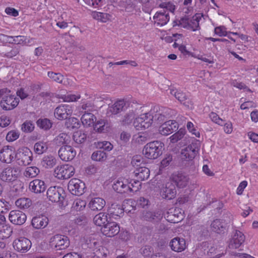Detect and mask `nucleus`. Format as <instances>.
Instances as JSON below:
<instances>
[{
  "mask_svg": "<svg viewBox=\"0 0 258 258\" xmlns=\"http://www.w3.org/2000/svg\"><path fill=\"white\" fill-rule=\"evenodd\" d=\"M160 107L155 106L151 109L150 112L141 114L134 120L133 122L134 127L139 131L148 128L152 125L153 119L159 120L164 117L161 113H158Z\"/></svg>",
  "mask_w": 258,
  "mask_h": 258,
  "instance_id": "f257e3e1",
  "label": "nucleus"
},
{
  "mask_svg": "<svg viewBox=\"0 0 258 258\" xmlns=\"http://www.w3.org/2000/svg\"><path fill=\"white\" fill-rule=\"evenodd\" d=\"M164 144L159 141H154L147 143L143 149L145 157L149 159H155L162 154Z\"/></svg>",
  "mask_w": 258,
  "mask_h": 258,
  "instance_id": "f03ea898",
  "label": "nucleus"
},
{
  "mask_svg": "<svg viewBox=\"0 0 258 258\" xmlns=\"http://www.w3.org/2000/svg\"><path fill=\"white\" fill-rule=\"evenodd\" d=\"M135 201L132 199H128L123 202V204L120 205L113 203L108 210V214L110 217L117 219L123 215L124 212H131V209L127 208V205H130L134 208Z\"/></svg>",
  "mask_w": 258,
  "mask_h": 258,
  "instance_id": "7ed1b4c3",
  "label": "nucleus"
},
{
  "mask_svg": "<svg viewBox=\"0 0 258 258\" xmlns=\"http://www.w3.org/2000/svg\"><path fill=\"white\" fill-rule=\"evenodd\" d=\"M11 91L7 88L0 89V96L2 99L0 102L1 107L5 110H11L16 108L19 103V99L15 95H9L4 96L5 94L9 93Z\"/></svg>",
  "mask_w": 258,
  "mask_h": 258,
  "instance_id": "20e7f679",
  "label": "nucleus"
},
{
  "mask_svg": "<svg viewBox=\"0 0 258 258\" xmlns=\"http://www.w3.org/2000/svg\"><path fill=\"white\" fill-rule=\"evenodd\" d=\"M15 159L16 163L20 166L28 165L32 161V152L27 147H20L15 152Z\"/></svg>",
  "mask_w": 258,
  "mask_h": 258,
  "instance_id": "39448f33",
  "label": "nucleus"
},
{
  "mask_svg": "<svg viewBox=\"0 0 258 258\" xmlns=\"http://www.w3.org/2000/svg\"><path fill=\"white\" fill-rule=\"evenodd\" d=\"M87 247L92 249L94 253L98 257H106L107 255L108 250L101 244L100 239H97L94 236H90L86 240Z\"/></svg>",
  "mask_w": 258,
  "mask_h": 258,
  "instance_id": "423d86ee",
  "label": "nucleus"
},
{
  "mask_svg": "<svg viewBox=\"0 0 258 258\" xmlns=\"http://www.w3.org/2000/svg\"><path fill=\"white\" fill-rule=\"evenodd\" d=\"M75 172L74 167L68 164L57 166L54 170L55 177L60 180L68 179L72 177Z\"/></svg>",
  "mask_w": 258,
  "mask_h": 258,
  "instance_id": "0eeeda50",
  "label": "nucleus"
},
{
  "mask_svg": "<svg viewBox=\"0 0 258 258\" xmlns=\"http://www.w3.org/2000/svg\"><path fill=\"white\" fill-rule=\"evenodd\" d=\"M199 151V146L196 142H192L181 151V159L183 161L191 162Z\"/></svg>",
  "mask_w": 258,
  "mask_h": 258,
  "instance_id": "6e6552de",
  "label": "nucleus"
},
{
  "mask_svg": "<svg viewBox=\"0 0 258 258\" xmlns=\"http://www.w3.org/2000/svg\"><path fill=\"white\" fill-rule=\"evenodd\" d=\"M20 173L19 168L7 166L0 172V179L6 182H11L17 180Z\"/></svg>",
  "mask_w": 258,
  "mask_h": 258,
  "instance_id": "1a4fd4ad",
  "label": "nucleus"
},
{
  "mask_svg": "<svg viewBox=\"0 0 258 258\" xmlns=\"http://www.w3.org/2000/svg\"><path fill=\"white\" fill-rule=\"evenodd\" d=\"M202 16L200 14H196L191 18H183L180 21L181 26L187 30L196 31L200 29L199 22Z\"/></svg>",
  "mask_w": 258,
  "mask_h": 258,
  "instance_id": "9d476101",
  "label": "nucleus"
},
{
  "mask_svg": "<svg viewBox=\"0 0 258 258\" xmlns=\"http://www.w3.org/2000/svg\"><path fill=\"white\" fill-rule=\"evenodd\" d=\"M15 149L12 146H5L0 150V161L3 163L11 164L15 160Z\"/></svg>",
  "mask_w": 258,
  "mask_h": 258,
  "instance_id": "9b49d317",
  "label": "nucleus"
},
{
  "mask_svg": "<svg viewBox=\"0 0 258 258\" xmlns=\"http://www.w3.org/2000/svg\"><path fill=\"white\" fill-rule=\"evenodd\" d=\"M50 244L56 250L64 249L70 245L69 238L64 235L56 234L52 236L50 239Z\"/></svg>",
  "mask_w": 258,
  "mask_h": 258,
  "instance_id": "f8f14e48",
  "label": "nucleus"
},
{
  "mask_svg": "<svg viewBox=\"0 0 258 258\" xmlns=\"http://www.w3.org/2000/svg\"><path fill=\"white\" fill-rule=\"evenodd\" d=\"M68 187L71 194L76 196L82 195L84 192L86 187L84 182L76 178H72L70 180Z\"/></svg>",
  "mask_w": 258,
  "mask_h": 258,
  "instance_id": "ddd939ff",
  "label": "nucleus"
},
{
  "mask_svg": "<svg viewBox=\"0 0 258 258\" xmlns=\"http://www.w3.org/2000/svg\"><path fill=\"white\" fill-rule=\"evenodd\" d=\"M31 245V241L24 237L16 238L13 242L14 249L21 253H25L28 251L30 249Z\"/></svg>",
  "mask_w": 258,
  "mask_h": 258,
  "instance_id": "4468645a",
  "label": "nucleus"
},
{
  "mask_svg": "<svg viewBox=\"0 0 258 258\" xmlns=\"http://www.w3.org/2000/svg\"><path fill=\"white\" fill-rule=\"evenodd\" d=\"M245 236L242 232L235 230L229 240L228 247L231 249L239 248L245 242Z\"/></svg>",
  "mask_w": 258,
  "mask_h": 258,
  "instance_id": "2eb2a0df",
  "label": "nucleus"
},
{
  "mask_svg": "<svg viewBox=\"0 0 258 258\" xmlns=\"http://www.w3.org/2000/svg\"><path fill=\"white\" fill-rule=\"evenodd\" d=\"M73 112V106L63 104L57 106L54 110V116L58 120H62L71 116Z\"/></svg>",
  "mask_w": 258,
  "mask_h": 258,
  "instance_id": "dca6fc26",
  "label": "nucleus"
},
{
  "mask_svg": "<svg viewBox=\"0 0 258 258\" xmlns=\"http://www.w3.org/2000/svg\"><path fill=\"white\" fill-rule=\"evenodd\" d=\"M165 217L170 223H177L183 219V211L179 208H170L165 214Z\"/></svg>",
  "mask_w": 258,
  "mask_h": 258,
  "instance_id": "f3484780",
  "label": "nucleus"
},
{
  "mask_svg": "<svg viewBox=\"0 0 258 258\" xmlns=\"http://www.w3.org/2000/svg\"><path fill=\"white\" fill-rule=\"evenodd\" d=\"M47 198L51 202L56 203L59 201L62 202L64 197L63 189L60 186H51L47 191Z\"/></svg>",
  "mask_w": 258,
  "mask_h": 258,
  "instance_id": "a211bd4d",
  "label": "nucleus"
},
{
  "mask_svg": "<svg viewBox=\"0 0 258 258\" xmlns=\"http://www.w3.org/2000/svg\"><path fill=\"white\" fill-rule=\"evenodd\" d=\"M101 231L105 236L113 237L119 233L120 226L115 222H108L101 228Z\"/></svg>",
  "mask_w": 258,
  "mask_h": 258,
  "instance_id": "6ab92c4d",
  "label": "nucleus"
},
{
  "mask_svg": "<svg viewBox=\"0 0 258 258\" xmlns=\"http://www.w3.org/2000/svg\"><path fill=\"white\" fill-rule=\"evenodd\" d=\"M76 154V150L69 145L62 146L58 151L60 158L64 161H72L75 157Z\"/></svg>",
  "mask_w": 258,
  "mask_h": 258,
  "instance_id": "aec40b11",
  "label": "nucleus"
},
{
  "mask_svg": "<svg viewBox=\"0 0 258 258\" xmlns=\"http://www.w3.org/2000/svg\"><path fill=\"white\" fill-rule=\"evenodd\" d=\"M171 95L174 96L181 103L183 104L188 109H193L194 108V103L190 99H187V97L185 93L180 90L176 89H172L170 90Z\"/></svg>",
  "mask_w": 258,
  "mask_h": 258,
  "instance_id": "412c9836",
  "label": "nucleus"
},
{
  "mask_svg": "<svg viewBox=\"0 0 258 258\" xmlns=\"http://www.w3.org/2000/svg\"><path fill=\"white\" fill-rule=\"evenodd\" d=\"M160 195L164 199L168 200L173 199L176 195L175 185L170 182H167L161 188Z\"/></svg>",
  "mask_w": 258,
  "mask_h": 258,
  "instance_id": "4be33fe9",
  "label": "nucleus"
},
{
  "mask_svg": "<svg viewBox=\"0 0 258 258\" xmlns=\"http://www.w3.org/2000/svg\"><path fill=\"white\" fill-rule=\"evenodd\" d=\"M178 123L174 120H170L163 123L159 128V133L163 136H167L177 131Z\"/></svg>",
  "mask_w": 258,
  "mask_h": 258,
  "instance_id": "5701e85b",
  "label": "nucleus"
},
{
  "mask_svg": "<svg viewBox=\"0 0 258 258\" xmlns=\"http://www.w3.org/2000/svg\"><path fill=\"white\" fill-rule=\"evenodd\" d=\"M10 222L15 225H21L23 224L27 219L26 214L19 210L11 211L9 215Z\"/></svg>",
  "mask_w": 258,
  "mask_h": 258,
  "instance_id": "b1692460",
  "label": "nucleus"
},
{
  "mask_svg": "<svg viewBox=\"0 0 258 258\" xmlns=\"http://www.w3.org/2000/svg\"><path fill=\"white\" fill-rule=\"evenodd\" d=\"M129 179L124 177L118 178L112 185L113 189L118 193L127 194L128 190Z\"/></svg>",
  "mask_w": 258,
  "mask_h": 258,
  "instance_id": "393cba45",
  "label": "nucleus"
},
{
  "mask_svg": "<svg viewBox=\"0 0 258 258\" xmlns=\"http://www.w3.org/2000/svg\"><path fill=\"white\" fill-rule=\"evenodd\" d=\"M153 19L155 25L161 27L166 25L169 21V14L163 10V12H157L154 16Z\"/></svg>",
  "mask_w": 258,
  "mask_h": 258,
  "instance_id": "a878e982",
  "label": "nucleus"
},
{
  "mask_svg": "<svg viewBox=\"0 0 258 258\" xmlns=\"http://www.w3.org/2000/svg\"><path fill=\"white\" fill-rule=\"evenodd\" d=\"M171 179L179 188L186 186L188 181V178L186 176L178 172L173 173L171 175Z\"/></svg>",
  "mask_w": 258,
  "mask_h": 258,
  "instance_id": "bb28decb",
  "label": "nucleus"
},
{
  "mask_svg": "<svg viewBox=\"0 0 258 258\" xmlns=\"http://www.w3.org/2000/svg\"><path fill=\"white\" fill-rule=\"evenodd\" d=\"M29 188L32 192L40 194L45 190L46 186L43 180L35 179L29 183Z\"/></svg>",
  "mask_w": 258,
  "mask_h": 258,
  "instance_id": "cd10ccee",
  "label": "nucleus"
},
{
  "mask_svg": "<svg viewBox=\"0 0 258 258\" xmlns=\"http://www.w3.org/2000/svg\"><path fill=\"white\" fill-rule=\"evenodd\" d=\"M170 246L174 251L181 252L186 248L185 240L183 238L175 237L170 242Z\"/></svg>",
  "mask_w": 258,
  "mask_h": 258,
  "instance_id": "c85d7f7f",
  "label": "nucleus"
},
{
  "mask_svg": "<svg viewBox=\"0 0 258 258\" xmlns=\"http://www.w3.org/2000/svg\"><path fill=\"white\" fill-rule=\"evenodd\" d=\"M48 221V218L45 216H36L32 218L31 224L35 229H42L47 226Z\"/></svg>",
  "mask_w": 258,
  "mask_h": 258,
  "instance_id": "c756f323",
  "label": "nucleus"
},
{
  "mask_svg": "<svg viewBox=\"0 0 258 258\" xmlns=\"http://www.w3.org/2000/svg\"><path fill=\"white\" fill-rule=\"evenodd\" d=\"M81 122L85 127L92 126L96 121V117L93 113L85 111L81 118Z\"/></svg>",
  "mask_w": 258,
  "mask_h": 258,
  "instance_id": "7c9ffc66",
  "label": "nucleus"
},
{
  "mask_svg": "<svg viewBox=\"0 0 258 258\" xmlns=\"http://www.w3.org/2000/svg\"><path fill=\"white\" fill-rule=\"evenodd\" d=\"M105 204L106 202L103 199L94 198L90 201L88 206L92 211H100L104 208Z\"/></svg>",
  "mask_w": 258,
  "mask_h": 258,
  "instance_id": "2f4dec72",
  "label": "nucleus"
},
{
  "mask_svg": "<svg viewBox=\"0 0 258 258\" xmlns=\"http://www.w3.org/2000/svg\"><path fill=\"white\" fill-rule=\"evenodd\" d=\"M211 230L219 234L224 233L226 231V227L224 222L220 219L214 220L211 224Z\"/></svg>",
  "mask_w": 258,
  "mask_h": 258,
  "instance_id": "473e14b6",
  "label": "nucleus"
},
{
  "mask_svg": "<svg viewBox=\"0 0 258 258\" xmlns=\"http://www.w3.org/2000/svg\"><path fill=\"white\" fill-rule=\"evenodd\" d=\"M134 173L139 179L145 180L149 177L150 170L145 166H141L135 170Z\"/></svg>",
  "mask_w": 258,
  "mask_h": 258,
  "instance_id": "72a5a7b5",
  "label": "nucleus"
},
{
  "mask_svg": "<svg viewBox=\"0 0 258 258\" xmlns=\"http://www.w3.org/2000/svg\"><path fill=\"white\" fill-rule=\"evenodd\" d=\"M126 105V102L124 99L117 100L113 105L109 107L108 111L112 114H116L121 111Z\"/></svg>",
  "mask_w": 258,
  "mask_h": 258,
  "instance_id": "f704fd0d",
  "label": "nucleus"
},
{
  "mask_svg": "<svg viewBox=\"0 0 258 258\" xmlns=\"http://www.w3.org/2000/svg\"><path fill=\"white\" fill-rule=\"evenodd\" d=\"M80 107L83 110L93 111L94 109L93 99L91 97L83 98L80 102Z\"/></svg>",
  "mask_w": 258,
  "mask_h": 258,
  "instance_id": "c9c22d12",
  "label": "nucleus"
},
{
  "mask_svg": "<svg viewBox=\"0 0 258 258\" xmlns=\"http://www.w3.org/2000/svg\"><path fill=\"white\" fill-rule=\"evenodd\" d=\"M108 213L100 212L95 216L93 219L94 224L98 226H104L108 222Z\"/></svg>",
  "mask_w": 258,
  "mask_h": 258,
  "instance_id": "e433bc0d",
  "label": "nucleus"
},
{
  "mask_svg": "<svg viewBox=\"0 0 258 258\" xmlns=\"http://www.w3.org/2000/svg\"><path fill=\"white\" fill-rule=\"evenodd\" d=\"M12 233L13 229L10 225L0 224V239H7L11 236Z\"/></svg>",
  "mask_w": 258,
  "mask_h": 258,
  "instance_id": "4c0bfd02",
  "label": "nucleus"
},
{
  "mask_svg": "<svg viewBox=\"0 0 258 258\" xmlns=\"http://www.w3.org/2000/svg\"><path fill=\"white\" fill-rule=\"evenodd\" d=\"M107 122L104 119L96 120L93 125L94 130L97 133H102L107 131Z\"/></svg>",
  "mask_w": 258,
  "mask_h": 258,
  "instance_id": "58836bf2",
  "label": "nucleus"
},
{
  "mask_svg": "<svg viewBox=\"0 0 258 258\" xmlns=\"http://www.w3.org/2000/svg\"><path fill=\"white\" fill-rule=\"evenodd\" d=\"M56 163V160L55 158L52 155L44 156L41 161V164L43 167L48 169L52 168Z\"/></svg>",
  "mask_w": 258,
  "mask_h": 258,
  "instance_id": "ea45409f",
  "label": "nucleus"
},
{
  "mask_svg": "<svg viewBox=\"0 0 258 258\" xmlns=\"http://www.w3.org/2000/svg\"><path fill=\"white\" fill-rule=\"evenodd\" d=\"M65 125L70 130L78 129L81 125L80 122L77 118L73 117L69 118L65 122Z\"/></svg>",
  "mask_w": 258,
  "mask_h": 258,
  "instance_id": "a19ab883",
  "label": "nucleus"
},
{
  "mask_svg": "<svg viewBox=\"0 0 258 258\" xmlns=\"http://www.w3.org/2000/svg\"><path fill=\"white\" fill-rule=\"evenodd\" d=\"M142 187V184L138 180L131 179L128 183L127 194H131L139 191Z\"/></svg>",
  "mask_w": 258,
  "mask_h": 258,
  "instance_id": "79ce46f5",
  "label": "nucleus"
},
{
  "mask_svg": "<svg viewBox=\"0 0 258 258\" xmlns=\"http://www.w3.org/2000/svg\"><path fill=\"white\" fill-rule=\"evenodd\" d=\"M60 98L65 102H77L81 98V95L79 93L72 94L67 92L66 94L62 95Z\"/></svg>",
  "mask_w": 258,
  "mask_h": 258,
  "instance_id": "37998d69",
  "label": "nucleus"
},
{
  "mask_svg": "<svg viewBox=\"0 0 258 258\" xmlns=\"http://www.w3.org/2000/svg\"><path fill=\"white\" fill-rule=\"evenodd\" d=\"M31 200L27 198H19L15 202L16 206L21 209H28L31 206Z\"/></svg>",
  "mask_w": 258,
  "mask_h": 258,
  "instance_id": "c03bdc74",
  "label": "nucleus"
},
{
  "mask_svg": "<svg viewBox=\"0 0 258 258\" xmlns=\"http://www.w3.org/2000/svg\"><path fill=\"white\" fill-rule=\"evenodd\" d=\"M40 172L39 169L36 166H29L27 167L23 174L25 177L27 178H34Z\"/></svg>",
  "mask_w": 258,
  "mask_h": 258,
  "instance_id": "a18cd8bd",
  "label": "nucleus"
},
{
  "mask_svg": "<svg viewBox=\"0 0 258 258\" xmlns=\"http://www.w3.org/2000/svg\"><path fill=\"white\" fill-rule=\"evenodd\" d=\"M86 202L81 198H77L73 202L72 208L76 211H81L85 209L86 206Z\"/></svg>",
  "mask_w": 258,
  "mask_h": 258,
  "instance_id": "49530a36",
  "label": "nucleus"
},
{
  "mask_svg": "<svg viewBox=\"0 0 258 258\" xmlns=\"http://www.w3.org/2000/svg\"><path fill=\"white\" fill-rule=\"evenodd\" d=\"M70 141V137L66 133H61L54 140L55 144L60 146L63 144L68 143Z\"/></svg>",
  "mask_w": 258,
  "mask_h": 258,
  "instance_id": "de8ad7c7",
  "label": "nucleus"
},
{
  "mask_svg": "<svg viewBox=\"0 0 258 258\" xmlns=\"http://www.w3.org/2000/svg\"><path fill=\"white\" fill-rule=\"evenodd\" d=\"M87 139V135L82 131H78L73 135L74 141L77 144L83 143Z\"/></svg>",
  "mask_w": 258,
  "mask_h": 258,
  "instance_id": "09e8293b",
  "label": "nucleus"
},
{
  "mask_svg": "<svg viewBox=\"0 0 258 258\" xmlns=\"http://www.w3.org/2000/svg\"><path fill=\"white\" fill-rule=\"evenodd\" d=\"M91 158L94 161L102 162L106 159L107 155L105 152L99 150L93 152Z\"/></svg>",
  "mask_w": 258,
  "mask_h": 258,
  "instance_id": "8fccbe9b",
  "label": "nucleus"
},
{
  "mask_svg": "<svg viewBox=\"0 0 258 258\" xmlns=\"http://www.w3.org/2000/svg\"><path fill=\"white\" fill-rule=\"evenodd\" d=\"M37 124L40 128L45 130L49 129L52 125V123L50 120L47 118L39 119L37 121Z\"/></svg>",
  "mask_w": 258,
  "mask_h": 258,
  "instance_id": "3c124183",
  "label": "nucleus"
},
{
  "mask_svg": "<svg viewBox=\"0 0 258 258\" xmlns=\"http://www.w3.org/2000/svg\"><path fill=\"white\" fill-rule=\"evenodd\" d=\"M34 151L36 154H41L47 149V145L44 142H37L34 145Z\"/></svg>",
  "mask_w": 258,
  "mask_h": 258,
  "instance_id": "603ef678",
  "label": "nucleus"
},
{
  "mask_svg": "<svg viewBox=\"0 0 258 258\" xmlns=\"http://www.w3.org/2000/svg\"><path fill=\"white\" fill-rule=\"evenodd\" d=\"M48 77L56 83L61 84L63 80V76L60 73H56L53 72H48Z\"/></svg>",
  "mask_w": 258,
  "mask_h": 258,
  "instance_id": "864d4df0",
  "label": "nucleus"
},
{
  "mask_svg": "<svg viewBox=\"0 0 258 258\" xmlns=\"http://www.w3.org/2000/svg\"><path fill=\"white\" fill-rule=\"evenodd\" d=\"M209 116L212 122L219 125H223L224 120L221 118L216 112H211L209 114Z\"/></svg>",
  "mask_w": 258,
  "mask_h": 258,
  "instance_id": "5fc2aeb1",
  "label": "nucleus"
},
{
  "mask_svg": "<svg viewBox=\"0 0 258 258\" xmlns=\"http://www.w3.org/2000/svg\"><path fill=\"white\" fill-rule=\"evenodd\" d=\"M185 132L184 131L181 130L172 135L170 137L169 139L170 142L172 143H175L178 142L179 140L182 139L184 136Z\"/></svg>",
  "mask_w": 258,
  "mask_h": 258,
  "instance_id": "6e6d98bb",
  "label": "nucleus"
},
{
  "mask_svg": "<svg viewBox=\"0 0 258 258\" xmlns=\"http://www.w3.org/2000/svg\"><path fill=\"white\" fill-rule=\"evenodd\" d=\"M228 32L226 27L224 26H217L214 29L215 34L220 37L227 36Z\"/></svg>",
  "mask_w": 258,
  "mask_h": 258,
  "instance_id": "4d7b16f0",
  "label": "nucleus"
},
{
  "mask_svg": "<svg viewBox=\"0 0 258 258\" xmlns=\"http://www.w3.org/2000/svg\"><path fill=\"white\" fill-rule=\"evenodd\" d=\"M186 127L189 133L192 135H195L197 138L200 137V133L197 130V127L195 126L193 123L191 121H188L186 124Z\"/></svg>",
  "mask_w": 258,
  "mask_h": 258,
  "instance_id": "13d9d810",
  "label": "nucleus"
},
{
  "mask_svg": "<svg viewBox=\"0 0 258 258\" xmlns=\"http://www.w3.org/2000/svg\"><path fill=\"white\" fill-rule=\"evenodd\" d=\"M147 141V137L141 134L135 135L132 139V142L135 144H143Z\"/></svg>",
  "mask_w": 258,
  "mask_h": 258,
  "instance_id": "bf43d9fd",
  "label": "nucleus"
},
{
  "mask_svg": "<svg viewBox=\"0 0 258 258\" xmlns=\"http://www.w3.org/2000/svg\"><path fill=\"white\" fill-rule=\"evenodd\" d=\"M19 135L20 134L18 131H11L8 133L6 136V140L9 142H13L18 139Z\"/></svg>",
  "mask_w": 258,
  "mask_h": 258,
  "instance_id": "052dcab7",
  "label": "nucleus"
},
{
  "mask_svg": "<svg viewBox=\"0 0 258 258\" xmlns=\"http://www.w3.org/2000/svg\"><path fill=\"white\" fill-rule=\"evenodd\" d=\"M19 53V49L15 47L11 49L10 51L3 52L1 53L2 56L7 57L8 58H12L16 56Z\"/></svg>",
  "mask_w": 258,
  "mask_h": 258,
  "instance_id": "680f3d73",
  "label": "nucleus"
},
{
  "mask_svg": "<svg viewBox=\"0 0 258 258\" xmlns=\"http://www.w3.org/2000/svg\"><path fill=\"white\" fill-rule=\"evenodd\" d=\"M97 147L100 149H103L106 151H110L113 148V145L108 141L98 142Z\"/></svg>",
  "mask_w": 258,
  "mask_h": 258,
  "instance_id": "e2e57ef3",
  "label": "nucleus"
},
{
  "mask_svg": "<svg viewBox=\"0 0 258 258\" xmlns=\"http://www.w3.org/2000/svg\"><path fill=\"white\" fill-rule=\"evenodd\" d=\"M34 128L33 123L30 121H27L24 122L22 125V130L25 132H31Z\"/></svg>",
  "mask_w": 258,
  "mask_h": 258,
  "instance_id": "0e129e2a",
  "label": "nucleus"
},
{
  "mask_svg": "<svg viewBox=\"0 0 258 258\" xmlns=\"http://www.w3.org/2000/svg\"><path fill=\"white\" fill-rule=\"evenodd\" d=\"M143 158L141 156L136 155L133 157L131 163L136 169L139 167H141L142 164Z\"/></svg>",
  "mask_w": 258,
  "mask_h": 258,
  "instance_id": "69168bd1",
  "label": "nucleus"
},
{
  "mask_svg": "<svg viewBox=\"0 0 258 258\" xmlns=\"http://www.w3.org/2000/svg\"><path fill=\"white\" fill-rule=\"evenodd\" d=\"M160 6L161 8H163L164 10L166 9L172 13L174 12L175 9V6L171 2L162 3L160 4Z\"/></svg>",
  "mask_w": 258,
  "mask_h": 258,
  "instance_id": "338daca9",
  "label": "nucleus"
},
{
  "mask_svg": "<svg viewBox=\"0 0 258 258\" xmlns=\"http://www.w3.org/2000/svg\"><path fill=\"white\" fill-rule=\"evenodd\" d=\"M131 234L127 230H122L119 233V238L123 241H127L131 239Z\"/></svg>",
  "mask_w": 258,
  "mask_h": 258,
  "instance_id": "774afa93",
  "label": "nucleus"
}]
</instances>
